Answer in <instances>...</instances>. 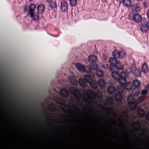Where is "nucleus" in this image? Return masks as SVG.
Returning a JSON list of instances; mask_svg holds the SVG:
<instances>
[{"instance_id": "obj_1", "label": "nucleus", "mask_w": 149, "mask_h": 149, "mask_svg": "<svg viewBox=\"0 0 149 149\" xmlns=\"http://www.w3.org/2000/svg\"><path fill=\"white\" fill-rule=\"evenodd\" d=\"M117 76V80L118 82L121 84V86H124L125 88L127 90H130L132 88V86L130 83H125L126 82L127 79V74L124 72H121L120 74L117 72H113L112 74V76L113 77H115V79L116 77V76H114V74Z\"/></svg>"}, {"instance_id": "obj_2", "label": "nucleus", "mask_w": 149, "mask_h": 149, "mask_svg": "<svg viewBox=\"0 0 149 149\" xmlns=\"http://www.w3.org/2000/svg\"><path fill=\"white\" fill-rule=\"evenodd\" d=\"M97 56L93 55H90L88 57V61L90 62L89 66H88V70L87 71L90 73L92 70H95L97 68L98 66L96 63L97 61Z\"/></svg>"}, {"instance_id": "obj_3", "label": "nucleus", "mask_w": 149, "mask_h": 149, "mask_svg": "<svg viewBox=\"0 0 149 149\" xmlns=\"http://www.w3.org/2000/svg\"><path fill=\"white\" fill-rule=\"evenodd\" d=\"M135 101V98L132 95H129L127 97V101L129 104V107L132 110L134 109L137 107Z\"/></svg>"}, {"instance_id": "obj_4", "label": "nucleus", "mask_w": 149, "mask_h": 149, "mask_svg": "<svg viewBox=\"0 0 149 149\" xmlns=\"http://www.w3.org/2000/svg\"><path fill=\"white\" fill-rule=\"evenodd\" d=\"M76 67L79 71L82 72H85L89 73L87 71L88 70V66L85 67L84 65L78 63L76 64Z\"/></svg>"}, {"instance_id": "obj_5", "label": "nucleus", "mask_w": 149, "mask_h": 149, "mask_svg": "<svg viewBox=\"0 0 149 149\" xmlns=\"http://www.w3.org/2000/svg\"><path fill=\"white\" fill-rule=\"evenodd\" d=\"M123 68V65L121 63H119L118 61L117 63L114 65H112L110 67V69L111 70H121Z\"/></svg>"}, {"instance_id": "obj_6", "label": "nucleus", "mask_w": 149, "mask_h": 149, "mask_svg": "<svg viewBox=\"0 0 149 149\" xmlns=\"http://www.w3.org/2000/svg\"><path fill=\"white\" fill-rule=\"evenodd\" d=\"M139 30L143 33H146L149 30L146 23H141L139 25Z\"/></svg>"}, {"instance_id": "obj_7", "label": "nucleus", "mask_w": 149, "mask_h": 149, "mask_svg": "<svg viewBox=\"0 0 149 149\" xmlns=\"http://www.w3.org/2000/svg\"><path fill=\"white\" fill-rule=\"evenodd\" d=\"M68 5L66 2L63 1L61 3V10L64 13H65L68 11Z\"/></svg>"}, {"instance_id": "obj_8", "label": "nucleus", "mask_w": 149, "mask_h": 149, "mask_svg": "<svg viewBox=\"0 0 149 149\" xmlns=\"http://www.w3.org/2000/svg\"><path fill=\"white\" fill-rule=\"evenodd\" d=\"M59 94L62 97L65 98L68 97L69 96L68 91L65 88H62L60 90Z\"/></svg>"}, {"instance_id": "obj_9", "label": "nucleus", "mask_w": 149, "mask_h": 149, "mask_svg": "<svg viewBox=\"0 0 149 149\" xmlns=\"http://www.w3.org/2000/svg\"><path fill=\"white\" fill-rule=\"evenodd\" d=\"M142 19V17L140 15L138 14H133L132 19L136 22H139L141 21Z\"/></svg>"}, {"instance_id": "obj_10", "label": "nucleus", "mask_w": 149, "mask_h": 149, "mask_svg": "<svg viewBox=\"0 0 149 149\" xmlns=\"http://www.w3.org/2000/svg\"><path fill=\"white\" fill-rule=\"evenodd\" d=\"M56 102L60 105H63L65 103V100L60 97H57L56 98Z\"/></svg>"}, {"instance_id": "obj_11", "label": "nucleus", "mask_w": 149, "mask_h": 149, "mask_svg": "<svg viewBox=\"0 0 149 149\" xmlns=\"http://www.w3.org/2000/svg\"><path fill=\"white\" fill-rule=\"evenodd\" d=\"M38 13V14H42L45 10V6L43 4H40L37 7Z\"/></svg>"}, {"instance_id": "obj_12", "label": "nucleus", "mask_w": 149, "mask_h": 149, "mask_svg": "<svg viewBox=\"0 0 149 149\" xmlns=\"http://www.w3.org/2000/svg\"><path fill=\"white\" fill-rule=\"evenodd\" d=\"M132 10L133 13H136L140 11V8L138 4H136L132 6Z\"/></svg>"}, {"instance_id": "obj_13", "label": "nucleus", "mask_w": 149, "mask_h": 149, "mask_svg": "<svg viewBox=\"0 0 149 149\" xmlns=\"http://www.w3.org/2000/svg\"><path fill=\"white\" fill-rule=\"evenodd\" d=\"M116 100L117 102H121L123 99V97L121 93L119 92L116 94L115 96Z\"/></svg>"}, {"instance_id": "obj_14", "label": "nucleus", "mask_w": 149, "mask_h": 149, "mask_svg": "<svg viewBox=\"0 0 149 149\" xmlns=\"http://www.w3.org/2000/svg\"><path fill=\"white\" fill-rule=\"evenodd\" d=\"M36 6L34 4H31L29 7V14L32 15L33 13H34Z\"/></svg>"}, {"instance_id": "obj_15", "label": "nucleus", "mask_w": 149, "mask_h": 149, "mask_svg": "<svg viewBox=\"0 0 149 149\" xmlns=\"http://www.w3.org/2000/svg\"><path fill=\"white\" fill-rule=\"evenodd\" d=\"M145 112L144 111L141 109H139L137 112V114L138 116L140 118L143 117L144 116Z\"/></svg>"}, {"instance_id": "obj_16", "label": "nucleus", "mask_w": 149, "mask_h": 149, "mask_svg": "<svg viewBox=\"0 0 149 149\" xmlns=\"http://www.w3.org/2000/svg\"><path fill=\"white\" fill-rule=\"evenodd\" d=\"M70 91H73V93L75 97L77 96L78 94H80L79 90L74 87H72L70 88Z\"/></svg>"}, {"instance_id": "obj_17", "label": "nucleus", "mask_w": 149, "mask_h": 149, "mask_svg": "<svg viewBox=\"0 0 149 149\" xmlns=\"http://www.w3.org/2000/svg\"><path fill=\"white\" fill-rule=\"evenodd\" d=\"M124 5L126 7H129L131 6V1L130 0H121Z\"/></svg>"}, {"instance_id": "obj_18", "label": "nucleus", "mask_w": 149, "mask_h": 149, "mask_svg": "<svg viewBox=\"0 0 149 149\" xmlns=\"http://www.w3.org/2000/svg\"><path fill=\"white\" fill-rule=\"evenodd\" d=\"M142 71L144 73H146L148 71V67L147 64L146 63H144L142 65L141 67Z\"/></svg>"}, {"instance_id": "obj_19", "label": "nucleus", "mask_w": 149, "mask_h": 149, "mask_svg": "<svg viewBox=\"0 0 149 149\" xmlns=\"http://www.w3.org/2000/svg\"><path fill=\"white\" fill-rule=\"evenodd\" d=\"M90 84L92 87L95 89H96L98 88V84L96 81L92 80L90 83Z\"/></svg>"}, {"instance_id": "obj_20", "label": "nucleus", "mask_w": 149, "mask_h": 149, "mask_svg": "<svg viewBox=\"0 0 149 149\" xmlns=\"http://www.w3.org/2000/svg\"><path fill=\"white\" fill-rule=\"evenodd\" d=\"M79 82L80 85L82 87H85L86 86V81L84 79L80 78L79 79Z\"/></svg>"}, {"instance_id": "obj_21", "label": "nucleus", "mask_w": 149, "mask_h": 149, "mask_svg": "<svg viewBox=\"0 0 149 149\" xmlns=\"http://www.w3.org/2000/svg\"><path fill=\"white\" fill-rule=\"evenodd\" d=\"M98 84L101 88H103L104 87L105 83L103 79H100L98 81Z\"/></svg>"}, {"instance_id": "obj_22", "label": "nucleus", "mask_w": 149, "mask_h": 149, "mask_svg": "<svg viewBox=\"0 0 149 149\" xmlns=\"http://www.w3.org/2000/svg\"><path fill=\"white\" fill-rule=\"evenodd\" d=\"M38 13L34 14V13H33L32 15H30L31 17L35 21H36L39 19V15Z\"/></svg>"}, {"instance_id": "obj_23", "label": "nucleus", "mask_w": 149, "mask_h": 149, "mask_svg": "<svg viewBox=\"0 0 149 149\" xmlns=\"http://www.w3.org/2000/svg\"><path fill=\"white\" fill-rule=\"evenodd\" d=\"M109 62L111 64L110 67L112 65H114L117 63L118 61L117 59L115 58H110Z\"/></svg>"}, {"instance_id": "obj_24", "label": "nucleus", "mask_w": 149, "mask_h": 149, "mask_svg": "<svg viewBox=\"0 0 149 149\" xmlns=\"http://www.w3.org/2000/svg\"><path fill=\"white\" fill-rule=\"evenodd\" d=\"M84 79L86 83H90L92 80L91 77L89 75H86L85 76Z\"/></svg>"}, {"instance_id": "obj_25", "label": "nucleus", "mask_w": 149, "mask_h": 149, "mask_svg": "<svg viewBox=\"0 0 149 149\" xmlns=\"http://www.w3.org/2000/svg\"><path fill=\"white\" fill-rule=\"evenodd\" d=\"M107 91L109 94H113L115 91L114 87L112 86H109L107 88Z\"/></svg>"}, {"instance_id": "obj_26", "label": "nucleus", "mask_w": 149, "mask_h": 149, "mask_svg": "<svg viewBox=\"0 0 149 149\" xmlns=\"http://www.w3.org/2000/svg\"><path fill=\"white\" fill-rule=\"evenodd\" d=\"M69 80L70 83L73 85L77 86L78 84V82L76 79L73 77L70 78Z\"/></svg>"}, {"instance_id": "obj_27", "label": "nucleus", "mask_w": 149, "mask_h": 149, "mask_svg": "<svg viewBox=\"0 0 149 149\" xmlns=\"http://www.w3.org/2000/svg\"><path fill=\"white\" fill-rule=\"evenodd\" d=\"M120 54L119 51H118L116 50L113 51L112 53L114 58H116V59L120 57Z\"/></svg>"}, {"instance_id": "obj_28", "label": "nucleus", "mask_w": 149, "mask_h": 149, "mask_svg": "<svg viewBox=\"0 0 149 149\" xmlns=\"http://www.w3.org/2000/svg\"><path fill=\"white\" fill-rule=\"evenodd\" d=\"M96 75L99 77H102L103 76V72L102 70L97 69L96 70Z\"/></svg>"}, {"instance_id": "obj_29", "label": "nucleus", "mask_w": 149, "mask_h": 149, "mask_svg": "<svg viewBox=\"0 0 149 149\" xmlns=\"http://www.w3.org/2000/svg\"><path fill=\"white\" fill-rule=\"evenodd\" d=\"M133 74L135 75L136 77H139L141 75V71L140 70L135 69L134 71Z\"/></svg>"}, {"instance_id": "obj_30", "label": "nucleus", "mask_w": 149, "mask_h": 149, "mask_svg": "<svg viewBox=\"0 0 149 149\" xmlns=\"http://www.w3.org/2000/svg\"><path fill=\"white\" fill-rule=\"evenodd\" d=\"M49 7L53 9L54 8H56L57 5L56 2L52 1L51 3L49 4Z\"/></svg>"}, {"instance_id": "obj_31", "label": "nucleus", "mask_w": 149, "mask_h": 149, "mask_svg": "<svg viewBox=\"0 0 149 149\" xmlns=\"http://www.w3.org/2000/svg\"><path fill=\"white\" fill-rule=\"evenodd\" d=\"M133 84L134 86L136 87H139L140 85V81L137 79L134 80L133 81Z\"/></svg>"}, {"instance_id": "obj_32", "label": "nucleus", "mask_w": 149, "mask_h": 149, "mask_svg": "<svg viewBox=\"0 0 149 149\" xmlns=\"http://www.w3.org/2000/svg\"><path fill=\"white\" fill-rule=\"evenodd\" d=\"M69 1L70 6L73 7L76 5L77 0H69Z\"/></svg>"}, {"instance_id": "obj_33", "label": "nucleus", "mask_w": 149, "mask_h": 149, "mask_svg": "<svg viewBox=\"0 0 149 149\" xmlns=\"http://www.w3.org/2000/svg\"><path fill=\"white\" fill-rule=\"evenodd\" d=\"M146 98V96H142L140 97L139 98L138 101L139 103H141L144 101Z\"/></svg>"}, {"instance_id": "obj_34", "label": "nucleus", "mask_w": 149, "mask_h": 149, "mask_svg": "<svg viewBox=\"0 0 149 149\" xmlns=\"http://www.w3.org/2000/svg\"><path fill=\"white\" fill-rule=\"evenodd\" d=\"M121 114L122 116L124 117H127L128 116V112L127 110L123 111Z\"/></svg>"}, {"instance_id": "obj_35", "label": "nucleus", "mask_w": 149, "mask_h": 149, "mask_svg": "<svg viewBox=\"0 0 149 149\" xmlns=\"http://www.w3.org/2000/svg\"><path fill=\"white\" fill-rule=\"evenodd\" d=\"M119 53L120 54V57L122 58H123L125 57L126 54L123 51H119Z\"/></svg>"}, {"instance_id": "obj_36", "label": "nucleus", "mask_w": 149, "mask_h": 149, "mask_svg": "<svg viewBox=\"0 0 149 149\" xmlns=\"http://www.w3.org/2000/svg\"><path fill=\"white\" fill-rule=\"evenodd\" d=\"M148 93V91L146 90H143L141 92V94L142 96H146Z\"/></svg>"}, {"instance_id": "obj_37", "label": "nucleus", "mask_w": 149, "mask_h": 149, "mask_svg": "<svg viewBox=\"0 0 149 149\" xmlns=\"http://www.w3.org/2000/svg\"><path fill=\"white\" fill-rule=\"evenodd\" d=\"M107 100L111 104H112L113 102V99L111 97L107 98Z\"/></svg>"}, {"instance_id": "obj_38", "label": "nucleus", "mask_w": 149, "mask_h": 149, "mask_svg": "<svg viewBox=\"0 0 149 149\" xmlns=\"http://www.w3.org/2000/svg\"><path fill=\"white\" fill-rule=\"evenodd\" d=\"M87 93L91 95V94H94V93L93 91L91 90H89L87 91Z\"/></svg>"}, {"instance_id": "obj_39", "label": "nucleus", "mask_w": 149, "mask_h": 149, "mask_svg": "<svg viewBox=\"0 0 149 149\" xmlns=\"http://www.w3.org/2000/svg\"><path fill=\"white\" fill-rule=\"evenodd\" d=\"M133 93H134V95L135 96H138L140 93V92L139 91H136L135 93L133 92Z\"/></svg>"}, {"instance_id": "obj_40", "label": "nucleus", "mask_w": 149, "mask_h": 149, "mask_svg": "<svg viewBox=\"0 0 149 149\" xmlns=\"http://www.w3.org/2000/svg\"><path fill=\"white\" fill-rule=\"evenodd\" d=\"M133 125H139L140 127V125L138 121H136L133 123Z\"/></svg>"}, {"instance_id": "obj_41", "label": "nucleus", "mask_w": 149, "mask_h": 149, "mask_svg": "<svg viewBox=\"0 0 149 149\" xmlns=\"http://www.w3.org/2000/svg\"><path fill=\"white\" fill-rule=\"evenodd\" d=\"M146 117L147 120H149V112L146 114Z\"/></svg>"}, {"instance_id": "obj_42", "label": "nucleus", "mask_w": 149, "mask_h": 149, "mask_svg": "<svg viewBox=\"0 0 149 149\" xmlns=\"http://www.w3.org/2000/svg\"><path fill=\"white\" fill-rule=\"evenodd\" d=\"M47 2L49 4L52 1V0H46Z\"/></svg>"}, {"instance_id": "obj_43", "label": "nucleus", "mask_w": 149, "mask_h": 149, "mask_svg": "<svg viewBox=\"0 0 149 149\" xmlns=\"http://www.w3.org/2000/svg\"><path fill=\"white\" fill-rule=\"evenodd\" d=\"M122 119V118L121 117L119 119V120H120V123L123 124V123L122 121L121 120V119Z\"/></svg>"}, {"instance_id": "obj_44", "label": "nucleus", "mask_w": 149, "mask_h": 149, "mask_svg": "<svg viewBox=\"0 0 149 149\" xmlns=\"http://www.w3.org/2000/svg\"><path fill=\"white\" fill-rule=\"evenodd\" d=\"M146 23L147 24L148 27V29H149V21L147 22Z\"/></svg>"}, {"instance_id": "obj_45", "label": "nucleus", "mask_w": 149, "mask_h": 149, "mask_svg": "<svg viewBox=\"0 0 149 149\" xmlns=\"http://www.w3.org/2000/svg\"><path fill=\"white\" fill-rule=\"evenodd\" d=\"M146 88L147 89H149V84H148L146 86Z\"/></svg>"}, {"instance_id": "obj_46", "label": "nucleus", "mask_w": 149, "mask_h": 149, "mask_svg": "<svg viewBox=\"0 0 149 149\" xmlns=\"http://www.w3.org/2000/svg\"><path fill=\"white\" fill-rule=\"evenodd\" d=\"M52 107L53 108V109H54L55 110H56V108L55 107H54V106L53 105H52Z\"/></svg>"}, {"instance_id": "obj_47", "label": "nucleus", "mask_w": 149, "mask_h": 149, "mask_svg": "<svg viewBox=\"0 0 149 149\" xmlns=\"http://www.w3.org/2000/svg\"><path fill=\"white\" fill-rule=\"evenodd\" d=\"M147 15L148 17L149 18V10L148 11Z\"/></svg>"}, {"instance_id": "obj_48", "label": "nucleus", "mask_w": 149, "mask_h": 149, "mask_svg": "<svg viewBox=\"0 0 149 149\" xmlns=\"http://www.w3.org/2000/svg\"><path fill=\"white\" fill-rule=\"evenodd\" d=\"M100 106L102 107L103 109H105L106 110V111H108V110L107 109H105L103 107L102 105H100Z\"/></svg>"}, {"instance_id": "obj_49", "label": "nucleus", "mask_w": 149, "mask_h": 149, "mask_svg": "<svg viewBox=\"0 0 149 149\" xmlns=\"http://www.w3.org/2000/svg\"><path fill=\"white\" fill-rule=\"evenodd\" d=\"M108 109L110 111H111L112 110V109L110 108H109Z\"/></svg>"}, {"instance_id": "obj_50", "label": "nucleus", "mask_w": 149, "mask_h": 149, "mask_svg": "<svg viewBox=\"0 0 149 149\" xmlns=\"http://www.w3.org/2000/svg\"><path fill=\"white\" fill-rule=\"evenodd\" d=\"M102 2H105L107 0H101Z\"/></svg>"}, {"instance_id": "obj_51", "label": "nucleus", "mask_w": 149, "mask_h": 149, "mask_svg": "<svg viewBox=\"0 0 149 149\" xmlns=\"http://www.w3.org/2000/svg\"><path fill=\"white\" fill-rule=\"evenodd\" d=\"M66 106L67 107H68L70 109H71V108H70V107L69 105H67Z\"/></svg>"}, {"instance_id": "obj_52", "label": "nucleus", "mask_w": 149, "mask_h": 149, "mask_svg": "<svg viewBox=\"0 0 149 149\" xmlns=\"http://www.w3.org/2000/svg\"><path fill=\"white\" fill-rule=\"evenodd\" d=\"M111 119L113 120V121H114V120L113 119V118H111Z\"/></svg>"}, {"instance_id": "obj_53", "label": "nucleus", "mask_w": 149, "mask_h": 149, "mask_svg": "<svg viewBox=\"0 0 149 149\" xmlns=\"http://www.w3.org/2000/svg\"><path fill=\"white\" fill-rule=\"evenodd\" d=\"M29 0V1H33V0Z\"/></svg>"}]
</instances>
